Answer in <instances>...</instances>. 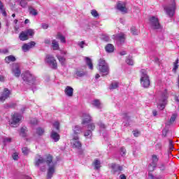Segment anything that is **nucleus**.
I'll list each match as a JSON object with an SVG mask.
<instances>
[{"instance_id": "nucleus-1", "label": "nucleus", "mask_w": 179, "mask_h": 179, "mask_svg": "<svg viewBox=\"0 0 179 179\" xmlns=\"http://www.w3.org/2000/svg\"><path fill=\"white\" fill-rule=\"evenodd\" d=\"M140 83L144 89H148L150 86V78L145 69H141L140 71Z\"/></svg>"}, {"instance_id": "nucleus-2", "label": "nucleus", "mask_w": 179, "mask_h": 179, "mask_svg": "<svg viewBox=\"0 0 179 179\" xmlns=\"http://www.w3.org/2000/svg\"><path fill=\"white\" fill-rule=\"evenodd\" d=\"M98 69L102 76H107L110 73V68L108 67V64L106 62L104 59H100L98 62Z\"/></svg>"}, {"instance_id": "nucleus-3", "label": "nucleus", "mask_w": 179, "mask_h": 179, "mask_svg": "<svg viewBox=\"0 0 179 179\" xmlns=\"http://www.w3.org/2000/svg\"><path fill=\"white\" fill-rule=\"evenodd\" d=\"M46 163L48 166H49L48 170V179L52 178V176H54V173H55V162H52V156L48 155L46 159Z\"/></svg>"}, {"instance_id": "nucleus-4", "label": "nucleus", "mask_w": 179, "mask_h": 179, "mask_svg": "<svg viewBox=\"0 0 179 179\" xmlns=\"http://www.w3.org/2000/svg\"><path fill=\"white\" fill-rule=\"evenodd\" d=\"M22 78L27 85H31L36 83V77L30 71H26L24 73H22Z\"/></svg>"}, {"instance_id": "nucleus-5", "label": "nucleus", "mask_w": 179, "mask_h": 179, "mask_svg": "<svg viewBox=\"0 0 179 179\" xmlns=\"http://www.w3.org/2000/svg\"><path fill=\"white\" fill-rule=\"evenodd\" d=\"M34 166L36 167H41V171H45V159L40 155H36L34 160Z\"/></svg>"}, {"instance_id": "nucleus-6", "label": "nucleus", "mask_w": 179, "mask_h": 179, "mask_svg": "<svg viewBox=\"0 0 179 179\" xmlns=\"http://www.w3.org/2000/svg\"><path fill=\"white\" fill-rule=\"evenodd\" d=\"M151 162L148 165V171H155L157 167V164L159 163V156L156 154L151 155Z\"/></svg>"}, {"instance_id": "nucleus-7", "label": "nucleus", "mask_w": 179, "mask_h": 179, "mask_svg": "<svg viewBox=\"0 0 179 179\" xmlns=\"http://www.w3.org/2000/svg\"><path fill=\"white\" fill-rule=\"evenodd\" d=\"M45 62L49 65L52 69H57L58 68V64H57V60L51 55H47L45 59Z\"/></svg>"}, {"instance_id": "nucleus-8", "label": "nucleus", "mask_w": 179, "mask_h": 179, "mask_svg": "<svg viewBox=\"0 0 179 179\" xmlns=\"http://www.w3.org/2000/svg\"><path fill=\"white\" fill-rule=\"evenodd\" d=\"M150 26L153 30H162V25L159 22V18L157 17L152 16L149 19Z\"/></svg>"}, {"instance_id": "nucleus-9", "label": "nucleus", "mask_w": 179, "mask_h": 179, "mask_svg": "<svg viewBox=\"0 0 179 179\" xmlns=\"http://www.w3.org/2000/svg\"><path fill=\"white\" fill-rule=\"evenodd\" d=\"M167 100V92H164L157 100V104L159 110H164L166 107V101Z\"/></svg>"}, {"instance_id": "nucleus-10", "label": "nucleus", "mask_w": 179, "mask_h": 179, "mask_svg": "<svg viewBox=\"0 0 179 179\" xmlns=\"http://www.w3.org/2000/svg\"><path fill=\"white\" fill-rule=\"evenodd\" d=\"M164 10L169 17H173L176 13V1L173 0L169 6L164 7Z\"/></svg>"}, {"instance_id": "nucleus-11", "label": "nucleus", "mask_w": 179, "mask_h": 179, "mask_svg": "<svg viewBox=\"0 0 179 179\" xmlns=\"http://www.w3.org/2000/svg\"><path fill=\"white\" fill-rule=\"evenodd\" d=\"M22 120V115L15 113L12 116V122H10V126L13 127V128H16L17 127V124L20 122Z\"/></svg>"}, {"instance_id": "nucleus-12", "label": "nucleus", "mask_w": 179, "mask_h": 179, "mask_svg": "<svg viewBox=\"0 0 179 179\" xmlns=\"http://www.w3.org/2000/svg\"><path fill=\"white\" fill-rule=\"evenodd\" d=\"M11 71L13 75H14V76L16 78H19V76L22 75V71H20V65H19L17 63L13 64Z\"/></svg>"}, {"instance_id": "nucleus-13", "label": "nucleus", "mask_w": 179, "mask_h": 179, "mask_svg": "<svg viewBox=\"0 0 179 179\" xmlns=\"http://www.w3.org/2000/svg\"><path fill=\"white\" fill-rule=\"evenodd\" d=\"M71 145L76 149H80L82 148V143L79 141V136H73Z\"/></svg>"}, {"instance_id": "nucleus-14", "label": "nucleus", "mask_w": 179, "mask_h": 179, "mask_svg": "<svg viewBox=\"0 0 179 179\" xmlns=\"http://www.w3.org/2000/svg\"><path fill=\"white\" fill-rule=\"evenodd\" d=\"M113 37L117 45H121V44H124V43H125V35L124 34L114 35Z\"/></svg>"}, {"instance_id": "nucleus-15", "label": "nucleus", "mask_w": 179, "mask_h": 179, "mask_svg": "<svg viewBox=\"0 0 179 179\" xmlns=\"http://www.w3.org/2000/svg\"><path fill=\"white\" fill-rule=\"evenodd\" d=\"M117 9L122 13H127L128 12V8H127V3L124 1L117 2Z\"/></svg>"}, {"instance_id": "nucleus-16", "label": "nucleus", "mask_w": 179, "mask_h": 179, "mask_svg": "<svg viewBox=\"0 0 179 179\" xmlns=\"http://www.w3.org/2000/svg\"><path fill=\"white\" fill-rule=\"evenodd\" d=\"M83 132V127H80L79 125H75L73 127V134L72 137L73 136H79L80 134Z\"/></svg>"}, {"instance_id": "nucleus-17", "label": "nucleus", "mask_w": 179, "mask_h": 179, "mask_svg": "<svg viewBox=\"0 0 179 179\" xmlns=\"http://www.w3.org/2000/svg\"><path fill=\"white\" fill-rule=\"evenodd\" d=\"M110 168L112 169L111 171L113 174H120V173L122 171V166L118 164H111Z\"/></svg>"}, {"instance_id": "nucleus-18", "label": "nucleus", "mask_w": 179, "mask_h": 179, "mask_svg": "<svg viewBox=\"0 0 179 179\" xmlns=\"http://www.w3.org/2000/svg\"><path fill=\"white\" fill-rule=\"evenodd\" d=\"M9 94H10V92L8 88H5L0 96V101L3 103L9 97Z\"/></svg>"}, {"instance_id": "nucleus-19", "label": "nucleus", "mask_w": 179, "mask_h": 179, "mask_svg": "<svg viewBox=\"0 0 179 179\" xmlns=\"http://www.w3.org/2000/svg\"><path fill=\"white\" fill-rule=\"evenodd\" d=\"M92 121V116L89 115V113H83V121L82 125H86V124H89Z\"/></svg>"}, {"instance_id": "nucleus-20", "label": "nucleus", "mask_w": 179, "mask_h": 179, "mask_svg": "<svg viewBox=\"0 0 179 179\" xmlns=\"http://www.w3.org/2000/svg\"><path fill=\"white\" fill-rule=\"evenodd\" d=\"M34 45H36V42L34 41H31L30 43H25L22 45V50L24 52L29 51V50H30V48H33V47H34Z\"/></svg>"}, {"instance_id": "nucleus-21", "label": "nucleus", "mask_w": 179, "mask_h": 179, "mask_svg": "<svg viewBox=\"0 0 179 179\" xmlns=\"http://www.w3.org/2000/svg\"><path fill=\"white\" fill-rule=\"evenodd\" d=\"M50 138H51V139H52V141H54V142H58V141H59L61 136H59V134L58 133H57V131L52 130L50 133Z\"/></svg>"}, {"instance_id": "nucleus-22", "label": "nucleus", "mask_w": 179, "mask_h": 179, "mask_svg": "<svg viewBox=\"0 0 179 179\" xmlns=\"http://www.w3.org/2000/svg\"><path fill=\"white\" fill-rule=\"evenodd\" d=\"M64 93L68 97H72V96H73V88L67 86L64 90Z\"/></svg>"}, {"instance_id": "nucleus-23", "label": "nucleus", "mask_w": 179, "mask_h": 179, "mask_svg": "<svg viewBox=\"0 0 179 179\" xmlns=\"http://www.w3.org/2000/svg\"><path fill=\"white\" fill-rule=\"evenodd\" d=\"M19 38L21 41H26V40H29V37L27 36V34H26L25 31H22L20 34Z\"/></svg>"}, {"instance_id": "nucleus-24", "label": "nucleus", "mask_w": 179, "mask_h": 179, "mask_svg": "<svg viewBox=\"0 0 179 179\" xmlns=\"http://www.w3.org/2000/svg\"><path fill=\"white\" fill-rule=\"evenodd\" d=\"M52 48L55 51L59 50V43L55 39L52 41Z\"/></svg>"}, {"instance_id": "nucleus-25", "label": "nucleus", "mask_w": 179, "mask_h": 179, "mask_svg": "<svg viewBox=\"0 0 179 179\" xmlns=\"http://www.w3.org/2000/svg\"><path fill=\"white\" fill-rule=\"evenodd\" d=\"M56 38L57 40H60L61 43H63L64 44H65V43H66V39L65 38V36H64V35H62L61 33H57V36H56Z\"/></svg>"}, {"instance_id": "nucleus-26", "label": "nucleus", "mask_w": 179, "mask_h": 179, "mask_svg": "<svg viewBox=\"0 0 179 179\" xmlns=\"http://www.w3.org/2000/svg\"><path fill=\"white\" fill-rule=\"evenodd\" d=\"M28 10H29L30 15H31L32 16H37V15H38V12H37V10H36L32 6H29Z\"/></svg>"}, {"instance_id": "nucleus-27", "label": "nucleus", "mask_w": 179, "mask_h": 179, "mask_svg": "<svg viewBox=\"0 0 179 179\" xmlns=\"http://www.w3.org/2000/svg\"><path fill=\"white\" fill-rule=\"evenodd\" d=\"M57 59H59V62H60L62 66H65V65H66V59H65V57L57 55Z\"/></svg>"}, {"instance_id": "nucleus-28", "label": "nucleus", "mask_w": 179, "mask_h": 179, "mask_svg": "<svg viewBox=\"0 0 179 179\" xmlns=\"http://www.w3.org/2000/svg\"><path fill=\"white\" fill-rule=\"evenodd\" d=\"M92 106L94 107H96V108H101V103L100 102V100L99 99H94L92 101Z\"/></svg>"}, {"instance_id": "nucleus-29", "label": "nucleus", "mask_w": 179, "mask_h": 179, "mask_svg": "<svg viewBox=\"0 0 179 179\" xmlns=\"http://www.w3.org/2000/svg\"><path fill=\"white\" fill-rule=\"evenodd\" d=\"M106 52H114V45L111 43H108L106 47H105Z\"/></svg>"}, {"instance_id": "nucleus-30", "label": "nucleus", "mask_w": 179, "mask_h": 179, "mask_svg": "<svg viewBox=\"0 0 179 179\" xmlns=\"http://www.w3.org/2000/svg\"><path fill=\"white\" fill-rule=\"evenodd\" d=\"M16 61V58L13 55H10L5 58V62L7 64H10V62H15Z\"/></svg>"}, {"instance_id": "nucleus-31", "label": "nucleus", "mask_w": 179, "mask_h": 179, "mask_svg": "<svg viewBox=\"0 0 179 179\" xmlns=\"http://www.w3.org/2000/svg\"><path fill=\"white\" fill-rule=\"evenodd\" d=\"M157 167H158V169L160 170V171H166V162H161L159 163Z\"/></svg>"}, {"instance_id": "nucleus-32", "label": "nucleus", "mask_w": 179, "mask_h": 179, "mask_svg": "<svg viewBox=\"0 0 179 179\" xmlns=\"http://www.w3.org/2000/svg\"><path fill=\"white\" fill-rule=\"evenodd\" d=\"M95 170H99L101 167V162L99 159H95L93 162Z\"/></svg>"}, {"instance_id": "nucleus-33", "label": "nucleus", "mask_w": 179, "mask_h": 179, "mask_svg": "<svg viewBox=\"0 0 179 179\" xmlns=\"http://www.w3.org/2000/svg\"><path fill=\"white\" fill-rule=\"evenodd\" d=\"M119 87H120V83L113 82L110 85V90H114L115 89H118Z\"/></svg>"}, {"instance_id": "nucleus-34", "label": "nucleus", "mask_w": 179, "mask_h": 179, "mask_svg": "<svg viewBox=\"0 0 179 179\" xmlns=\"http://www.w3.org/2000/svg\"><path fill=\"white\" fill-rule=\"evenodd\" d=\"M85 62L90 69H93V63L92 62V59L89 57H85Z\"/></svg>"}, {"instance_id": "nucleus-35", "label": "nucleus", "mask_w": 179, "mask_h": 179, "mask_svg": "<svg viewBox=\"0 0 179 179\" xmlns=\"http://www.w3.org/2000/svg\"><path fill=\"white\" fill-rule=\"evenodd\" d=\"M21 8H27V1L26 0H16Z\"/></svg>"}, {"instance_id": "nucleus-36", "label": "nucleus", "mask_w": 179, "mask_h": 179, "mask_svg": "<svg viewBox=\"0 0 179 179\" xmlns=\"http://www.w3.org/2000/svg\"><path fill=\"white\" fill-rule=\"evenodd\" d=\"M24 31L27 34V37H29V36H30L31 37H33L34 36V29H26Z\"/></svg>"}, {"instance_id": "nucleus-37", "label": "nucleus", "mask_w": 179, "mask_h": 179, "mask_svg": "<svg viewBox=\"0 0 179 179\" xmlns=\"http://www.w3.org/2000/svg\"><path fill=\"white\" fill-rule=\"evenodd\" d=\"M44 132H45L44 129H43L41 127H38L36 129V135L41 136L44 135Z\"/></svg>"}, {"instance_id": "nucleus-38", "label": "nucleus", "mask_w": 179, "mask_h": 179, "mask_svg": "<svg viewBox=\"0 0 179 179\" xmlns=\"http://www.w3.org/2000/svg\"><path fill=\"white\" fill-rule=\"evenodd\" d=\"M0 12L3 15V16H6V11H5V8L3 7V3L0 1Z\"/></svg>"}, {"instance_id": "nucleus-39", "label": "nucleus", "mask_w": 179, "mask_h": 179, "mask_svg": "<svg viewBox=\"0 0 179 179\" xmlns=\"http://www.w3.org/2000/svg\"><path fill=\"white\" fill-rule=\"evenodd\" d=\"M148 176L151 179H164V176H163L162 175H159L158 176H153V174L149 173Z\"/></svg>"}, {"instance_id": "nucleus-40", "label": "nucleus", "mask_w": 179, "mask_h": 179, "mask_svg": "<svg viewBox=\"0 0 179 179\" xmlns=\"http://www.w3.org/2000/svg\"><path fill=\"white\" fill-rule=\"evenodd\" d=\"M92 131L90 130H87V131H85L84 133V136L85 138H86L87 139H90V138H92Z\"/></svg>"}, {"instance_id": "nucleus-41", "label": "nucleus", "mask_w": 179, "mask_h": 179, "mask_svg": "<svg viewBox=\"0 0 179 179\" xmlns=\"http://www.w3.org/2000/svg\"><path fill=\"white\" fill-rule=\"evenodd\" d=\"M131 33L133 36H138V34H139V31H138V29H136V27H135L131 28Z\"/></svg>"}, {"instance_id": "nucleus-42", "label": "nucleus", "mask_w": 179, "mask_h": 179, "mask_svg": "<svg viewBox=\"0 0 179 179\" xmlns=\"http://www.w3.org/2000/svg\"><path fill=\"white\" fill-rule=\"evenodd\" d=\"M22 152L23 155H25V156H27V155H29V153H30V149H29L27 147H23L22 149Z\"/></svg>"}, {"instance_id": "nucleus-43", "label": "nucleus", "mask_w": 179, "mask_h": 179, "mask_svg": "<svg viewBox=\"0 0 179 179\" xmlns=\"http://www.w3.org/2000/svg\"><path fill=\"white\" fill-rule=\"evenodd\" d=\"M177 69H178V59H176V62L173 64V72L176 73V72H177Z\"/></svg>"}, {"instance_id": "nucleus-44", "label": "nucleus", "mask_w": 179, "mask_h": 179, "mask_svg": "<svg viewBox=\"0 0 179 179\" xmlns=\"http://www.w3.org/2000/svg\"><path fill=\"white\" fill-rule=\"evenodd\" d=\"M87 129L92 132V131H94V129H96V126L93 123H92L87 125Z\"/></svg>"}, {"instance_id": "nucleus-45", "label": "nucleus", "mask_w": 179, "mask_h": 179, "mask_svg": "<svg viewBox=\"0 0 179 179\" xmlns=\"http://www.w3.org/2000/svg\"><path fill=\"white\" fill-rule=\"evenodd\" d=\"M76 75L78 76V78H83V76H85V72L77 71L76 72Z\"/></svg>"}, {"instance_id": "nucleus-46", "label": "nucleus", "mask_w": 179, "mask_h": 179, "mask_svg": "<svg viewBox=\"0 0 179 179\" xmlns=\"http://www.w3.org/2000/svg\"><path fill=\"white\" fill-rule=\"evenodd\" d=\"M126 62H127V65H131V66L134 65V60L131 57H128L126 59Z\"/></svg>"}, {"instance_id": "nucleus-47", "label": "nucleus", "mask_w": 179, "mask_h": 179, "mask_svg": "<svg viewBox=\"0 0 179 179\" xmlns=\"http://www.w3.org/2000/svg\"><path fill=\"white\" fill-rule=\"evenodd\" d=\"M78 45L80 48H85V45L87 46V44H86V43H85V41H80V42L78 43Z\"/></svg>"}, {"instance_id": "nucleus-48", "label": "nucleus", "mask_w": 179, "mask_h": 179, "mask_svg": "<svg viewBox=\"0 0 179 179\" xmlns=\"http://www.w3.org/2000/svg\"><path fill=\"white\" fill-rule=\"evenodd\" d=\"M53 127L57 129V131H59V122L56 121L53 123Z\"/></svg>"}, {"instance_id": "nucleus-49", "label": "nucleus", "mask_w": 179, "mask_h": 179, "mask_svg": "<svg viewBox=\"0 0 179 179\" xmlns=\"http://www.w3.org/2000/svg\"><path fill=\"white\" fill-rule=\"evenodd\" d=\"M91 15H92L94 17H99V13H97V10H92Z\"/></svg>"}, {"instance_id": "nucleus-50", "label": "nucleus", "mask_w": 179, "mask_h": 179, "mask_svg": "<svg viewBox=\"0 0 179 179\" xmlns=\"http://www.w3.org/2000/svg\"><path fill=\"white\" fill-rule=\"evenodd\" d=\"M169 150H173L174 149V145H173V141L171 139H169Z\"/></svg>"}, {"instance_id": "nucleus-51", "label": "nucleus", "mask_w": 179, "mask_h": 179, "mask_svg": "<svg viewBox=\"0 0 179 179\" xmlns=\"http://www.w3.org/2000/svg\"><path fill=\"white\" fill-rule=\"evenodd\" d=\"M26 127H22L21 128L20 130V135L21 136H26Z\"/></svg>"}, {"instance_id": "nucleus-52", "label": "nucleus", "mask_w": 179, "mask_h": 179, "mask_svg": "<svg viewBox=\"0 0 179 179\" xmlns=\"http://www.w3.org/2000/svg\"><path fill=\"white\" fill-rule=\"evenodd\" d=\"M10 142H12V138H10L9 137L4 138L3 143H10Z\"/></svg>"}, {"instance_id": "nucleus-53", "label": "nucleus", "mask_w": 179, "mask_h": 179, "mask_svg": "<svg viewBox=\"0 0 179 179\" xmlns=\"http://www.w3.org/2000/svg\"><path fill=\"white\" fill-rule=\"evenodd\" d=\"M176 118H177V115L173 114V115L171 116V119H170V123H171V124H173V122H174V121H176Z\"/></svg>"}, {"instance_id": "nucleus-54", "label": "nucleus", "mask_w": 179, "mask_h": 179, "mask_svg": "<svg viewBox=\"0 0 179 179\" xmlns=\"http://www.w3.org/2000/svg\"><path fill=\"white\" fill-rule=\"evenodd\" d=\"M13 160H18L19 159V154L17 152H14L13 154Z\"/></svg>"}, {"instance_id": "nucleus-55", "label": "nucleus", "mask_w": 179, "mask_h": 179, "mask_svg": "<svg viewBox=\"0 0 179 179\" xmlns=\"http://www.w3.org/2000/svg\"><path fill=\"white\" fill-rule=\"evenodd\" d=\"M38 120H37V119L34 118V119L31 120V124L32 125H36V124H38Z\"/></svg>"}, {"instance_id": "nucleus-56", "label": "nucleus", "mask_w": 179, "mask_h": 179, "mask_svg": "<svg viewBox=\"0 0 179 179\" xmlns=\"http://www.w3.org/2000/svg\"><path fill=\"white\" fill-rule=\"evenodd\" d=\"M9 50L8 49H0V54H8Z\"/></svg>"}, {"instance_id": "nucleus-57", "label": "nucleus", "mask_w": 179, "mask_h": 179, "mask_svg": "<svg viewBox=\"0 0 179 179\" xmlns=\"http://www.w3.org/2000/svg\"><path fill=\"white\" fill-rule=\"evenodd\" d=\"M120 152H121L122 155L124 156V155H125V153L127 152V150H125V148H120Z\"/></svg>"}, {"instance_id": "nucleus-58", "label": "nucleus", "mask_w": 179, "mask_h": 179, "mask_svg": "<svg viewBox=\"0 0 179 179\" xmlns=\"http://www.w3.org/2000/svg\"><path fill=\"white\" fill-rule=\"evenodd\" d=\"M98 125H99V127H100V128H103V129L106 128V125L101 122H99L98 123Z\"/></svg>"}, {"instance_id": "nucleus-59", "label": "nucleus", "mask_w": 179, "mask_h": 179, "mask_svg": "<svg viewBox=\"0 0 179 179\" xmlns=\"http://www.w3.org/2000/svg\"><path fill=\"white\" fill-rule=\"evenodd\" d=\"M133 135H134V136H136V138H138V136H139V132L136 130L133 131Z\"/></svg>"}, {"instance_id": "nucleus-60", "label": "nucleus", "mask_w": 179, "mask_h": 179, "mask_svg": "<svg viewBox=\"0 0 179 179\" xmlns=\"http://www.w3.org/2000/svg\"><path fill=\"white\" fill-rule=\"evenodd\" d=\"M162 136H164V138H166L167 136V130H162Z\"/></svg>"}, {"instance_id": "nucleus-61", "label": "nucleus", "mask_w": 179, "mask_h": 179, "mask_svg": "<svg viewBox=\"0 0 179 179\" xmlns=\"http://www.w3.org/2000/svg\"><path fill=\"white\" fill-rule=\"evenodd\" d=\"M45 44H51V40L50 38H46L44 41Z\"/></svg>"}, {"instance_id": "nucleus-62", "label": "nucleus", "mask_w": 179, "mask_h": 179, "mask_svg": "<svg viewBox=\"0 0 179 179\" xmlns=\"http://www.w3.org/2000/svg\"><path fill=\"white\" fill-rule=\"evenodd\" d=\"M42 28H43L45 30L48 29V24H42Z\"/></svg>"}, {"instance_id": "nucleus-63", "label": "nucleus", "mask_w": 179, "mask_h": 179, "mask_svg": "<svg viewBox=\"0 0 179 179\" xmlns=\"http://www.w3.org/2000/svg\"><path fill=\"white\" fill-rule=\"evenodd\" d=\"M152 114H153L154 117H156V115H157V110H153Z\"/></svg>"}, {"instance_id": "nucleus-64", "label": "nucleus", "mask_w": 179, "mask_h": 179, "mask_svg": "<svg viewBox=\"0 0 179 179\" xmlns=\"http://www.w3.org/2000/svg\"><path fill=\"white\" fill-rule=\"evenodd\" d=\"M120 179H127V177L125 176V175H120Z\"/></svg>"}]
</instances>
